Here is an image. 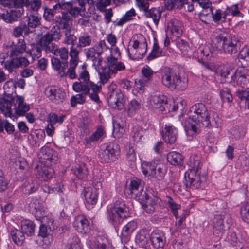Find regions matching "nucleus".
Masks as SVG:
<instances>
[{"label":"nucleus","instance_id":"obj_62","mask_svg":"<svg viewBox=\"0 0 249 249\" xmlns=\"http://www.w3.org/2000/svg\"><path fill=\"white\" fill-rule=\"evenodd\" d=\"M32 207H34V209L36 212V214L39 213L41 215H43V213L44 214L45 213L46 208L43 202L36 201L32 204Z\"/></svg>","mask_w":249,"mask_h":249},{"label":"nucleus","instance_id":"obj_11","mask_svg":"<svg viewBox=\"0 0 249 249\" xmlns=\"http://www.w3.org/2000/svg\"><path fill=\"white\" fill-rule=\"evenodd\" d=\"M147 49L146 42L140 43L137 40L133 41L132 46L128 48L130 58L132 59H139L142 57Z\"/></svg>","mask_w":249,"mask_h":249},{"label":"nucleus","instance_id":"obj_55","mask_svg":"<svg viewBox=\"0 0 249 249\" xmlns=\"http://www.w3.org/2000/svg\"><path fill=\"white\" fill-rule=\"evenodd\" d=\"M140 103L136 100L133 99L129 102L127 106L128 114L130 115H131L135 113L138 109H140Z\"/></svg>","mask_w":249,"mask_h":249},{"label":"nucleus","instance_id":"obj_42","mask_svg":"<svg viewBox=\"0 0 249 249\" xmlns=\"http://www.w3.org/2000/svg\"><path fill=\"white\" fill-rule=\"evenodd\" d=\"M150 235L145 230H140L136 237V241L138 243L141 244L142 246H145L148 239L150 240Z\"/></svg>","mask_w":249,"mask_h":249},{"label":"nucleus","instance_id":"obj_56","mask_svg":"<svg viewBox=\"0 0 249 249\" xmlns=\"http://www.w3.org/2000/svg\"><path fill=\"white\" fill-rule=\"evenodd\" d=\"M156 166L150 162H143L142 165V172L144 175L149 174L152 176V173L154 172Z\"/></svg>","mask_w":249,"mask_h":249},{"label":"nucleus","instance_id":"obj_50","mask_svg":"<svg viewBox=\"0 0 249 249\" xmlns=\"http://www.w3.org/2000/svg\"><path fill=\"white\" fill-rule=\"evenodd\" d=\"M64 118V116H58L54 113H50L48 115L47 121L49 124L54 125L57 123L61 124L63 122Z\"/></svg>","mask_w":249,"mask_h":249},{"label":"nucleus","instance_id":"obj_29","mask_svg":"<svg viewBox=\"0 0 249 249\" xmlns=\"http://www.w3.org/2000/svg\"><path fill=\"white\" fill-rule=\"evenodd\" d=\"M16 104H18V106L15 105V112L16 116H23L29 110V105L24 103V99L21 96H17Z\"/></svg>","mask_w":249,"mask_h":249},{"label":"nucleus","instance_id":"obj_63","mask_svg":"<svg viewBox=\"0 0 249 249\" xmlns=\"http://www.w3.org/2000/svg\"><path fill=\"white\" fill-rule=\"evenodd\" d=\"M41 47L40 45H36L30 51V54L33 59L38 58L41 55Z\"/></svg>","mask_w":249,"mask_h":249},{"label":"nucleus","instance_id":"obj_34","mask_svg":"<svg viewBox=\"0 0 249 249\" xmlns=\"http://www.w3.org/2000/svg\"><path fill=\"white\" fill-rule=\"evenodd\" d=\"M32 140L30 144L34 147H37L42 145L44 143L45 134L44 131H38L36 133L35 136L31 135Z\"/></svg>","mask_w":249,"mask_h":249},{"label":"nucleus","instance_id":"obj_59","mask_svg":"<svg viewBox=\"0 0 249 249\" xmlns=\"http://www.w3.org/2000/svg\"><path fill=\"white\" fill-rule=\"evenodd\" d=\"M23 32H24L25 35L29 32L26 24L16 27L13 30V34L15 36L18 37L22 35Z\"/></svg>","mask_w":249,"mask_h":249},{"label":"nucleus","instance_id":"obj_35","mask_svg":"<svg viewBox=\"0 0 249 249\" xmlns=\"http://www.w3.org/2000/svg\"><path fill=\"white\" fill-rule=\"evenodd\" d=\"M167 159L168 161L174 165H181L183 162L182 155L175 151L169 152L167 155Z\"/></svg>","mask_w":249,"mask_h":249},{"label":"nucleus","instance_id":"obj_13","mask_svg":"<svg viewBox=\"0 0 249 249\" xmlns=\"http://www.w3.org/2000/svg\"><path fill=\"white\" fill-rule=\"evenodd\" d=\"M124 95L119 89L113 90L108 97V104L113 108L122 109L124 107Z\"/></svg>","mask_w":249,"mask_h":249},{"label":"nucleus","instance_id":"obj_12","mask_svg":"<svg viewBox=\"0 0 249 249\" xmlns=\"http://www.w3.org/2000/svg\"><path fill=\"white\" fill-rule=\"evenodd\" d=\"M119 154L118 145L116 144L107 146L105 150L100 154L99 157L102 161L109 163L115 161Z\"/></svg>","mask_w":249,"mask_h":249},{"label":"nucleus","instance_id":"obj_57","mask_svg":"<svg viewBox=\"0 0 249 249\" xmlns=\"http://www.w3.org/2000/svg\"><path fill=\"white\" fill-rule=\"evenodd\" d=\"M48 33L54 40L57 41L60 39L61 34L60 27L58 26L54 25L53 26L50 31Z\"/></svg>","mask_w":249,"mask_h":249},{"label":"nucleus","instance_id":"obj_43","mask_svg":"<svg viewBox=\"0 0 249 249\" xmlns=\"http://www.w3.org/2000/svg\"><path fill=\"white\" fill-rule=\"evenodd\" d=\"M41 18L34 14H31L28 17L27 24L28 30L29 28H35L40 24Z\"/></svg>","mask_w":249,"mask_h":249},{"label":"nucleus","instance_id":"obj_16","mask_svg":"<svg viewBox=\"0 0 249 249\" xmlns=\"http://www.w3.org/2000/svg\"><path fill=\"white\" fill-rule=\"evenodd\" d=\"M235 80L241 87H249V71L245 67L238 68L235 71Z\"/></svg>","mask_w":249,"mask_h":249},{"label":"nucleus","instance_id":"obj_14","mask_svg":"<svg viewBox=\"0 0 249 249\" xmlns=\"http://www.w3.org/2000/svg\"><path fill=\"white\" fill-rule=\"evenodd\" d=\"M44 93L50 100L55 104L61 103L65 100V93L53 86L47 87Z\"/></svg>","mask_w":249,"mask_h":249},{"label":"nucleus","instance_id":"obj_47","mask_svg":"<svg viewBox=\"0 0 249 249\" xmlns=\"http://www.w3.org/2000/svg\"><path fill=\"white\" fill-rule=\"evenodd\" d=\"M104 134V131L103 128L99 127L89 138H87L85 140L87 143H90L91 142L98 141Z\"/></svg>","mask_w":249,"mask_h":249},{"label":"nucleus","instance_id":"obj_44","mask_svg":"<svg viewBox=\"0 0 249 249\" xmlns=\"http://www.w3.org/2000/svg\"><path fill=\"white\" fill-rule=\"evenodd\" d=\"M166 172V166L164 165H160L156 166L154 172L152 173V176L159 180H161L163 178Z\"/></svg>","mask_w":249,"mask_h":249},{"label":"nucleus","instance_id":"obj_21","mask_svg":"<svg viewBox=\"0 0 249 249\" xmlns=\"http://www.w3.org/2000/svg\"><path fill=\"white\" fill-rule=\"evenodd\" d=\"M73 226L79 232L83 234L88 232L89 229L88 220L82 215L78 216L75 218Z\"/></svg>","mask_w":249,"mask_h":249},{"label":"nucleus","instance_id":"obj_22","mask_svg":"<svg viewBox=\"0 0 249 249\" xmlns=\"http://www.w3.org/2000/svg\"><path fill=\"white\" fill-rule=\"evenodd\" d=\"M129 189L132 195L136 197L140 198L143 194L142 181L137 178H135L131 180Z\"/></svg>","mask_w":249,"mask_h":249},{"label":"nucleus","instance_id":"obj_30","mask_svg":"<svg viewBox=\"0 0 249 249\" xmlns=\"http://www.w3.org/2000/svg\"><path fill=\"white\" fill-rule=\"evenodd\" d=\"M85 53L86 57L92 60L94 65H100L102 61V58L97 53V51L94 47H90L85 50Z\"/></svg>","mask_w":249,"mask_h":249},{"label":"nucleus","instance_id":"obj_15","mask_svg":"<svg viewBox=\"0 0 249 249\" xmlns=\"http://www.w3.org/2000/svg\"><path fill=\"white\" fill-rule=\"evenodd\" d=\"M37 156L42 162L49 161L51 163H55L58 159L56 153L48 146L41 147Z\"/></svg>","mask_w":249,"mask_h":249},{"label":"nucleus","instance_id":"obj_39","mask_svg":"<svg viewBox=\"0 0 249 249\" xmlns=\"http://www.w3.org/2000/svg\"><path fill=\"white\" fill-rule=\"evenodd\" d=\"M89 86V93L88 94H89V97L91 99L95 102L96 103H99L100 99L98 95V93L100 91L101 88L100 86L94 84L93 82H91Z\"/></svg>","mask_w":249,"mask_h":249},{"label":"nucleus","instance_id":"obj_2","mask_svg":"<svg viewBox=\"0 0 249 249\" xmlns=\"http://www.w3.org/2000/svg\"><path fill=\"white\" fill-rule=\"evenodd\" d=\"M213 42L218 49H222L225 53L235 54L238 51L240 42L235 36H228L225 33L213 35Z\"/></svg>","mask_w":249,"mask_h":249},{"label":"nucleus","instance_id":"obj_33","mask_svg":"<svg viewBox=\"0 0 249 249\" xmlns=\"http://www.w3.org/2000/svg\"><path fill=\"white\" fill-rule=\"evenodd\" d=\"M21 231L24 234L31 236L35 232V225L34 222L29 220H25L21 222Z\"/></svg>","mask_w":249,"mask_h":249},{"label":"nucleus","instance_id":"obj_5","mask_svg":"<svg viewBox=\"0 0 249 249\" xmlns=\"http://www.w3.org/2000/svg\"><path fill=\"white\" fill-rule=\"evenodd\" d=\"M129 208L123 202L116 201L109 213L110 221L115 224H120L124 219L129 217Z\"/></svg>","mask_w":249,"mask_h":249},{"label":"nucleus","instance_id":"obj_8","mask_svg":"<svg viewBox=\"0 0 249 249\" xmlns=\"http://www.w3.org/2000/svg\"><path fill=\"white\" fill-rule=\"evenodd\" d=\"M190 116L195 124L202 123V124L209 116L211 111H209L206 106L202 103H198L193 105L190 108Z\"/></svg>","mask_w":249,"mask_h":249},{"label":"nucleus","instance_id":"obj_58","mask_svg":"<svg viewBox=\"0 0 249 249\" xmlns=\"http://www.w3.org/2000/svg\"><path fill=\"white\" fill-rule=\"evenodd\" d=\"M43 9L44 11L43 14V18L49 22L53 21L54 18V10L49 8L47 6H44Z\"/></svg>","mask_w":249,"mask_h":249},{"label":"nucleus","instance_id":"obj_51","mask_svg":"<svg viewBox=\"0 0 249 249\" xmlns=\"http://www.w3.org/2000/svg\"><path fill=\"white\" fill-rule=\"evenodd\" d=\"M240 214L243 220L249 223V200L241 208Z\"/></svg>","mask_w":249,"mask_h":249},{"label":"nucleus","instance_id":"obj_3","mask_svg":"<svg viewBox=\"0 0 249 249\" xmlns=\"http://www.w3.org/2000/svg\"><path fill=\"white\" fill-rule=\"evenodd\" d=\"M163 85L171 89L184 90L187 84L186 81L182 80L179 73L169 68H165L162 75Z\"/></svg>","mask_w":249,"mask_h":249},{"label":"nucleus","instance_id":"obj_36","mask_svg":"<svg viewBox=\"0 0 249 249\" xmlns=\"http://www.w3.org/2000/svg\"><path fill=\"white\" fill-rule=\"evenodd\" d=\"M63 5L67 9V11H63V12L66 14H67L71 18V20H72V17H76L81 11H83V9L80 7H73L70 2L65 3Z\"/></svg>","mask_w":249,"mask_h":249},{"label":"nucleus","instance_id":"obj_26","mask_svg":"<svg viewBox=\"0 0 249 249\" xmlns=\"http://www.w3.org/2000/svg\"><path fill=\"white\" fill-rule=\"evenodd\" d=\"M151 104L154 108L164 111L165 106H167V98L162 94L154 95L151 100Z\"/></svg>","mask_w":249,"mask_h":249},{"label":"nucleus","instance_id":"obj_38","mask_svg":"<svg viewBox=\"0 0 249 249\" xmlns=\"http://www.w3.org/2000/svg\"><path fill=\"white\" fill-rule=\"evenodd\" d=\"M193 122L194 121L192 120L191 116H189L184 123V128L187 135L193 136L197 132V128Z\"/></svg>","mask_w":249,"mask_h":249},{"label":"nucleus","instance_id":"obj_28","mask_svg":"<svg viewBox=\"0 0 249 249\" xmlns=\"http://www.w3.org/2000/svg\"><path fill=\"white\" fill-rule=\"evenodd\" d=\"M26 49V44L23 39H18L16 43H13L10 51L11 56H18L22 54Z\"/></svg>","mask_w":249,"mask_h":249},{"label":"nucleus","instance_id":"obj_24","mask_svg":"<svg viewBox=\"0 0 249 249\" xmlns=\"http://www.w3.org/2000/svg\"><path fill=\"white\" fill-rule=\"evenodd\" d=\"M77 53L76 51L71 52V55L70 56L71 59L70 60V66L67 72V74L71 79H75L76 78L75 69L77 67L79 61V56H77Z\"/></svg>","mask_w":249,"mask_h":249},{"label":"nucleus","instance_id":"obj_27","mask_svg":"<svg viewBox=\"0 0 249 249\" xmlns=\"http://www.w3.org/2000/svg\"><path fill=\"white\" fill-rule=\"evenodd\" d=\"M72 30L68 31H64V35L65 38L64 43L67 45H71L70 51L69 53L70 56H71V52L72 51H76L77 53V56H78L80 50H77V46L75 47V42L77 40V37L73 34H71Z\"/></svg>","mask_w":249,"mask_h":249},{"label":"nucleus","instance_id":"obj_7","mask_svg":"<svg viewBox=\"0 0 249 249\" xmlns=\"http://www.w3.org/2000/svg\"><path fill=\"white\" fill-rule=\"evenodd\" d=\"M231 225V219L230 214L224 213L216 214L213 220V232L220 236L224 231L230 228Z\"/></svg>","mask_w":249,"mask_h":249},{"label":"nucleus","instance_id":"obj_64","mask_svg":"<svg viewBox=\"0 0 249 249\" xmlns=\"http://www.w3.org/2000/svg\"><path fill=\"white\" fill-rule=\"evenodd\" d=\"M69 246L68 249H80L79 239L76 236H73L71 239H69Z\"/></svg>","mask_w":249,"mask_h":249},{"label":"nucleus","instance_id":"obj_32","mask_svg":"<svg viewBox=\"0 0 249 249\" xmlns=\"http://www.w3.org/2000/svg\"><path fill=\"white\" fill-rule=\"evenodd\" d=\"M209 116L203 124L209 128H217L219 125V119L217 115L211 111Z\"/></svg>","mask_w":249,"mask_h":249},{"label":"nucleus","instance_id":"obj_60","mask_svg":"<svg viewBox=\"0 0 249 249\" xmlns=\"http://www.w3.org/2000/svg\"><path fill=\"white\" fill-rule=\"evenodd\" d=\"M243 88L244 89L238 90L236 91V95L242 101H248L249 100V87Z\"/></svg>","mask_w":249,"mask_h":249},{"label":"nucleus","instance_id":"obj_25","mask_svg":"<svg viewBox=\"0 0 249 249\" xmlns=\"http://www.w3.org/2000/svg\"><path fill=\"white\" fill-rule=\"evenodd\" d=\"M83 193L88 203L91 205H94L96 203L98 193L96 188L88 187L85 188Z\"/></svg>","mask_w":249,"mask_h":249},{"label":"nucleus","instance_id":"obj_9","mask_svg":"<svg viewBox=\"0 0 249 249\" xmlns=\"http://www.w3.org/2000/svg\"><path fill=\"white\" fill-rule=\"evenodd\" d=\"M78 82L73 84V89L77 92H82L85 95L89 93V86L92 82L89 81V72L84 70L79 74Z\"/></svg>","mask_w":249,"mask_h":249},{"label":"nucleus","instance_id":"obj_17","mask_svg":"<svg viewBox=\"0 0 249 249\" xmlns=\"http://www.w3.org/2000/svg\"><path fill=\"white\" fill-rule=\"evenodd\" d=\"M138 199L143 201L142 202V205L147 213H152L155 211L157 205V198H149L146 192H144L142 196Z\"/></svg>","mask_w":249,"mask_h":249},{"label":"nucleus","instance_id":"obj_40","mask_svg":"<svg viewBox=\"0 0 249 249\" xmlns=\"http://www.w3.org/2000/svg\"><path fill=\"white\" fill-rule=\"evenodd\" d=\"M73 173L79 178L83 179L87 177L88 174V168L85 163L78 165L75 168L72 169Z\"/></svg>","mask_w":249,"mask_h":249},{"label":"nucleus","instance_id":"obj_6","mask_svg":"<svg viewBox=\"0 0 249 249\" xmlns=\"http://www.w3.org/2000/svg\"><path fill=\"white\" fill-rule=\"evenodd\" d=\"M0 5L9 7L3 13H0V20H2L6 23H13L18 21L21 18L20 14H14V11L18 9L15 4V0H0Z\"/></svg>","mask_w":249,"mask_h":249},{"label":"nucleus","instance_id":"obj_23","mask_svg":"<svg viewBox=\"0 0 249 249\" xmlns=\"http://www.w3.org/2000/svg\"><path fill=\"white\" fill-rule=\"evenodd\" d=\"M217 75L220 76L221 82H231L235 81V71L232 69L224 68L217 72Z\"/></svg>","mask_w":249,"mask_h":249},{"label":"nucleus","instance_id":"obj_4","mask_svg":"<svg viewBox=\"0 0 249 249\" xmlns=\"http://www.w3.org/2000/svg\"><path fill=\"white\" fill-rule=\"evenodd\" d=\"M54 55L59 56L61 60L57 57H52L51 64L53 68L61 76H63L66 74V70L68 66V50L65 47L58 48Z\"/></svg>","mask_w":249,"mask_h":249},{"label":"nucleus","instance_id":"obj_49","mask_svg":"<svg viewBox=\"0 0 249 249\" xmlns=\"http://www.w3.org/2000/svg\"><path fill=\"white\" fill-rule=\"evenodd\" d=\"M39 176L44 180L51 178L53 175V170L51 167H43L39 171Z\"/></svg>","mask_w":249,"mask_h":249},{"label":"nucleus","instance_id":"obj_41","mask_svg":"<svg viewBox=\"0 0 249 249\" xmlns=\"http://www.w3.org/2000/svg\"><path fill=\"white\" fill-rule=\"evenodd\" d=\"M11 236L15 243L18 246L22 245L25 240L24 234L21 231L18 230L12 231Z\"/></svg>","mask_w":249,"mask_h":249},{"label":"nucleus","instance_id":"obj_1","mask_svg":"<svg viewBox=\"0 0 249 249\" xmlns=\"http://www.w3.org/2000/svg\"><path fill=\"white\" fill-rule=\"evenodd\" d=\"M202 164L198 157L191 158L190 168L185 173L186 185L193 189L198 188L201 184L200 171Z\"/></svg>","mask_w":249,"mask_h":249},{"label":"nucleus","instance_id":"obj_46","mask_svg":"<svg viewBox=\"0 0 249 249\" xmlns=\"http://www.w3.org/2000/svg\"><path fill=\"white\" fill-rule=\"evenodd\" d=\"M136 228V223L134 221H131L123 227L122 234L124 236H127L132 233Z\"/></svg>","mask_w":249,"mask_h":249},{"label":"nucleus","instance_id":"obj_52","mask_svg":"<svg viewBox=\"0 0 249 249\" xmlns=\"http://www.w3.org/2000/svg\"><path fill=\"white\" fill-rule=\"evenodd\" d=\"M171 32L175 34V36H179L182 33V24L177 20H174L171 25Z\"/></svg>","mask_w":249,"mask_h":249},{"label":"nucleus","instance_id":"obj_45","mask_svg":"<svg viewBox=\"0 0 249 249\" xmlns=\"http://www.w3.org/2000/svg\"><path fill=\"white\" fill-rule=\"evenodd\" d=\"M238 58L246 62L242 67H246L249 65V47L245 46L240 51Z\"/></svg>","mask_w":249,"mask_h":249},{"label":"nucleus","instance_id":"obj_19","mask_svg":"<svg viewBox=\"0 0 249 249\" xmlns=\"http://www.w3.org/2000/svg\"><path fill=\"white\" fill-rule=\"evenodd\" d=\"M55 22L57 25L60 27V29L65 30L64 31H68L71 30V18L66 13L63 12L59 16H56L55 18Z\"/></svg>","mask_w":249,"mask_h":249},{"label":"nucleus","instance_id":"obj_18","mask_svg":"<svg viewBox=\"0 0 249 249\" xmlns=\"http://www.w3.org/2000/svg\"><path fill=\"white\" fill-rule=\"evenodd\" d=\"M150 241L154 248L161 249L165 244V238L162 231H154L150 234Z\"/></svg>","mask_w":249,"mask_h":249},{"label":"nucleus","instance_id":"obj_54","mask_svg":"<svg viewBox=\"0 0 249 249\" xmlns=\"http://www.w3.org/2000/svg\"><path fill=\"white\" fill-rule=\"evenodd\" d=\"M113 73L112 71H110L109 68H104L103 69L102 71L99 72L101 82L103 84L106 83L110 78L111 74Z\"/></svg>","mask_w":249,"mask_h":249},{"label":"nucleus","instance_id":"obj_31","mask_svg":"<svg viewBox=\"0 0 249 249\" xmlns=\"http://www.w3.org/2000/svg\"><path fill=\"white\" fill-rule=\"evenodd\" d=\"M144 15L147 18H151L154 23L157 25L159 23V19L161 17V12L156 8H148L143 12Z\"/></svg>","mask_w":249,"mask_h":249},{"label":"nucleus","instance_id":"obj_48","mask_svg":"<svg viewBox=\"0 0 249 249\" xmlns=\"http://www.w3.org/2000/svg\"><path fill=\"white\" fill-rule=\"evenodd\" d=\"M15 4L17 5L18 9L14 11V14H20L22 17L24 12L23 7L27 6L29 4V0H15Z\"/></svg>","mask_w":249,"mask_h":249},{"label":"nucleus","instance_id":"obj_37","mask_svg":"<svg viewBox=\"0 0 249 249\" xmlns=\"http://www.w3.org/2000/svg\"><path fill=\"white\" fill-rule=\"evenodd\" d=\"M92 40L91 36L87 34L80 36L77 44V50H79L80 52L82 48L89 46L92 43Z\"/></svg>","mask_w":249,"mask_h":249},{"label":"nucleus","instance_id":"obj_20","mask_svg":"<svg viewBox=\"0 0 249 249\" xmlns=\"http://www.w3.org/2000/svg\"><path fill=\"white\" fill-rule=\"evenodd\" d=\"M162 138L165 142L168 143H174L177 139V130L172 125H165L164 129L162 130Z\"/></svg>","mask_w":249,"mask_h":249},{"label":"nucleus","instance_id":"obj_53","mask_svg":"<svg viewBox=\"0 0 249 249\" xmlns=\"http://www.w3.org/2000/svg\"><path fill=\"white\" fill-rule=\"evenodd\" d=\"M162 50L159 47L158 44L155 42L153 47V49L150 54L148 56L147 59L151 60L154 58L159 57L162 55Z\"/></svg>","mask_w":249,"mask_h":249},{"label":"nucleus","instance_id":"obj_10","mask_svg":"<svg viewBox=\"0 0 249 249\" xmlns=\"http://www.w3.org/2000/svg\"><path fill=\"white\" fill-rule=\"evenodd\" d=\"M28 60L25 57H17L4 63V68L9 73L16 72L19 68L26 67L29 65Z\"/></svg>","mask_w":249,"mask_h":249},{"label":"nucleus","instance_id":"obj_61","mask_svg":"<svg viewBox=\"0 0 249 249\" xmlns=\"http://www.w3.org/2000/svg\"><path fill=\"white\" fill-rule=\"evenodd\" d=\"M85 101V97L81 94H78L71 98V105L72 107H75L77 104H83Z\"/></svg>","mask_w":249,"mask_h":249}]
</instances>
